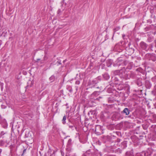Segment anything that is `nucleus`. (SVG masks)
<instances>
[{
    "label": "nucleus",
    "instance_id": "2",
    "mask_svg": "<svg viewBox=\"0 0 156 156\" xmlns=\"http://www.w3.org/2000/svg\"><path fill=\"white\" fill-rule=\"evenodd\" d=\"M126 62L122 59L121 58H118L113 64L114 66H124L126 65Z\"/></svg>",
    "mask_w": 156,
    "mask_h": 156
},
{
    "label": "nucleus",
    "instance_id": "26",
    "mask_svg": "<svg viewBox=\"0 0 156 156\" xmlns=\"http://www.w3.org/2000/svg\"><path fill=\"white\" fill-rule=\"evenodd\" d=\"M144 152H143L141 154H138L136 156H144V155L143 154Z\"/></svg>",
    "mask_w": 156,
    "mask_h": 156
},
{
    "label": "nucleus",
    "instance_id": "33",
    "mask_svg": "<svg viewBox=\"0 0 156 156\" xmlns=\"http://www.w3.org/2000/svg\"><path fill=\"white\" fill-rule=\"evenodd\" d=\"M117 151H118V152H119L120 153H121V150H120V149L119 148H118V149L117 150Z\"/></svg>",
    "mask_w": 156,
    "mask_h": 156
},
{
    "label": "nucleus",
    "instance_id": "23",
    "mask_svg": "<svg viewBox=\"0 0 156 156\" xmlns=\"http://www.w3.org/2000/svg\"><path fill=\"white\" fill-rule=\"evenodd\" d=\"M143 129L145 130L147 129V125H143Z\"/></svg>",
    "mask_w": 156,
    "mask_h": 156
},
{
    "label": "nucleus",
    "instance_id": "15",
    "mask_svg": "<svg viewBox=\"0 0 156 156\" xmlns=\"http://www.w3.org/2000/svg\"><path fill=\"white\" fill-rule=\"evenodd\" d=\"M89 151V154L88 156H97V155L94 153H92L91 152L90 150Z\"/></svg>",
    "mask_w": 156,
    "mask_h": 156
},
{
    "label": "nucleus",
    "instance_id": "41",
    "mask_svg": "<svg viewBox=\"0 0 156 156\" xmlns=\"http://www.w3.org/2000/svg\"><path fill=\"white\" fill-rule=\"evenodd\" d=\"M1 152H2V150L1 149H0V154L1 153Z\"/></svg>",
    "mask_w": 156,
    "mask_h": 156
},
{
    "label": "nucleus",
    "instance_id": "27",
    "mask_svg": "<svg viewBox=\"0 0 156 156\" xmlns=\"http://www.w3.org/2000/svg\"><path fill=\"white\" fill-rule=\"evenodd\" d=\"M72 141V140L71 139H70L68 141V144H70L71 143V142Z\"/></svg>",
    "mask_w": 156,
    "mask_h": 156
},
{
    "label": "nucleus",
    "instance_id": "25",
    "mask_svg": "<svg viewBox=\"0 0 156 156\" xmlns=\"http://www.w3.org/2000/svg\"><path fill=\"white\" fill-rule=\"evenodd\" d=\"M6 132H4V131H2L1 133V136H2L5 134H6Z\"/></svg>",
    "mask_w": 156,
    "mask_h": 156
},
{
    "label": "nucleus",
    "instance_id": "37",
    "mask_svg": "<svg viewBox=\"0 0 156 156\" xmlns=\"http://www.w3.org/2000/svg\"><path fill=\"white\" fill-rule=\"evenodd\" d=\"M61 12V10L59 9L58 11V13L59 14Z\"/></svg>",
    "mask_w": 156,
    "mask_h": 156
},
{
    "label": "nucleus",
    "instance_id": "29",
    "mask_svg": "<svg viewBox=\"0 0 156 156\" xmlns=\"http://www.w3.org/2000/svg\"><path fill=\"white\" fill-rule=\"evenodd\" d=\"M61 154L62 156H63V154L62 152L61 151ZM65 156H70L69 154H66L65 155Z\"/></svg>",
    "mask_w": 156,
    "mask_h": 156
},
{
    "label": "nucleus",
    "instance_id": "39",
    "mask_svg": "<svg viewBox=\"0 0 156 156\" xmlns=\"http://www.w3.org/2000/svg\"><path fill=\"white\" fill-rule=\"evenodd\" d=\"M73 90H72V89H70L69 90V92H72V91Z\"/></svg>",
    "mask_w": 156,
    "mask_h": 156
},
{
    "label": "nucleus",
    "instance_id": "42",
    "mask_svg": "<svg viewBox=\"0 0 156 156\" xmlns=\"http://www.w3.org/2000/svg\"><path fill=\"white\" fill-rule=\"evenodd\" d=\"M125 35H122V37H125Z\"/></svg>",
    "mask_w": 156,
    "mask_h": 156
},
{
    "label": "nucleus",
    "instance_id": "14",
    "mask_svg": "<svg viewBox=\"0 0 156 156\" xmlns=\"http://www.w3.org/2000/svg\"><path fill=\"white\" fill-rule=\"evenodd\" d=\"M48 59V57L47 55H45L44 57V58L42 60H41V63H43L44 61Z\"/></svg>",
    "mask_w": 156,
    "mask_h": 156
},
{
    "label": "nucleus",
    "instance_id": "38",
    "mask_svg": "<svg viewBox=\"0 0 156 156\" xmlns=\"http://www.w3.org/2000/svg\"><path fill=\"white\" fill-rule=\"evenodd\" d=\"M41 59L40 58H37V60H36V61L37 62H38V61L40 60Z\"/></svg>",
    "mask_w": 156,
    "mask_h": 156
},
{
    "label": "nucleus",
    "instance_id": "7",
    "mask_svg": "<svg viewBox=\"0 0 156 156\" xmlns=\"http://www.w3.org/2000/svg\"><path fill=\"white\" fill-rule=\"evenodd\" d=\"M122 112L125 114L126 115H128L129 114L130 111L128 108H126L124 109Z\"/></svg>",
    "mask_w": 156,
    "mask_h": 156
},
{
    "label": "nucleus",
    "instance_id": "24",
    "mask_svg": "<svg viewBox=\"0 0 156 156\" xmlns=\"http://www.w3.org/2000/svg\"><path fill=\"white\" fill-rule=\"evenodd\" d=\"M119 27H117V28H115L114 29V32H115L116 31H117L118 30H119Z\"/></svg>",
    "mask_w": 156,
    "mask_h": 156
},
{
    "label": "nucleus",
    "instance_id": "22",
    "mask_svg": "<svg viewBox=\"0 0 156 156\" xmlns=\"http://www.w3.org/2000/svg\"><path fill=\"white\" fill-rule=\"evenodd\" d=\"M125 156H133L132 154H130L129 152L126 153Z\"/></svg>",
    "mask_w": 156,
    "mask_h": 156
},
{
    "label": "nucleus",
    "instance_id": "16",
    "mask_svg": "<svg viewBox=\"0 0 156 156\" xmlns=\"http://www.w3.org/2000/svg\"><path fill=\"white\" fill-rule=\"evenodd\" d=\"M89 154V151H87L85 153L83 154L82 156H88Z\"/></svg>",
    "mask_w": 156,
    "mask_h": 156
},
{
    "label": "nucleus",
    "instance_id": "28",
    "mask_svg": "<svg viewBox=\"0 0 156 156\" xmlns=\"http://www.w3.org/2000/svg\"><path fill=\"white\" fill-rule=\"evenodd\" d=\"M75 83L76 84L79 85L80 83V81L79 80H77L76 82Z\"/></svg>",
    "mask_w": 156,
    "mask_h": 156
},
{
    "label": "nucleus",
    "instance_id": "40",
    "mask_svg": "<svg viewBox=\"0 0 156 156\" xmlns=\"http://www.w3.org/2000/svg\"><path fill=\"white\" fill-rule=\"evenodd\" d=\"M153 156H156V154H154L153 153Z\"/></svg>",
    "mask_w": 156,
    "mask_h": 156
},
{
    "label": "nucleus",
    "instance_id": "6",
    "mask_svg": "<svg viewBox=\"0 0 156 156\" xmlns=\"http://www.w3.org/2000/svg\"><path fill=\"white\" fill-rule=\"evenodd\" d=\"M136 76V74L134 72L131 71H129L128 75L129 78H127V79H129L130 78H134Z\"/></svg>",
    "mask_w": 156,
    "mask_h": 156
},
{
    "label": "nucleus",
    "instance_id": "30",
    "mask_svg": "<svg viewBox=\"0 0 156 156\" xmlns=\"http://www.w3.org/2000/svg\"><path fill=\"white\" fill-rule=\"evenodd\" d=\"M26 149H24V150H23V153L21 155V156H23V154L24 153H25V152H26Z\"/></svg>",
    "mask_w": 156,
    "mask_h": 156
},
{
    "label": "nucleus",
    "instance_id": "3",
    "mask_svg": "<svg viewBox=\"0 0 156 156\" xmlns=\"http://www.w3.org/2000/svg\"><path fill=\"white\" fill-rule=\"evenodd\" d=\"M144 156H153V152L151 148L149 149L146 152H144Z\"/></svg>",
    "mask_w": 156,
    "mask_h": 156
},
{
    "label": "nucleus",
    "instance_id": "21",
    "mask_svg": "<svg viewBox=\"0 0 156 156\" xmlns=\"http://www.w3.org/2000/svg\"><path fill=\"white\" fill-rule=\"evenodd\" d=\"M152 81L154 83L156 82V76L153 77L152 78Z\"/></svg>",
    "mask_w": 156,
    "mask_h": 156
},
{
    "label": "nucleus",
    "instance_id": "19",
    "mask_svg": "<svg viewBox=\"0 0 156 156\" xmlns=\"http://www.w3.org/2000/svg\"><path fill=\"white\" fill-rule=\"evenodd\" d=\"M111 64H112V62H111V61L109 60V61H108V62H107V66L108 67H109L111 65Z\"/></svg>",
    "mask_w": 156,
    "mask_h": 156
},
{
    "label": "nucleus",
    "instance_id": "8",
    "mask_svg": "<svg viewBox=\"0 0 156 156\" xmlns=\"http://www.w3.org/2000/svg\"><path fill=\"white\" fill-rule=\"evenodd\" d=\"M145 86L147 88H150L151 87V84L148 80H146L145 81Z\"/></svg>",
    "mask_w": 156,
    "mask_h": 156
},
{
    "label": "nucleus",
    "instance_id": "32",
    "mask_svg": "<svg viewBox=\"0 0 156 156\" xmlns=\"http://www.w3.org/2000/svg\"><path fill=\"white\" fill-rule=\"evenodd\" d=\"M117 141L118 142H120V141H121V140L119 139H117Z\"/></svg>",
    "mask_w": 156,
    "mask_h": 156
},
{
    "label": "nucleus",
    "instance_id": "18",
    "mask_svg": "<svg viewBox=\"0 0 156 156\" xmlns=\"http://www.w3.org/2000/svg\"><path fill=\"white\" fill-rule=\"evenodd\" d=\"M95 111H90L88 113V114L89 115H92L94 113Z\"/></svg>",
    "mask_w": 156,
    "mask_h": 156
},
{
    "label": "nucleus",
    "instance_id": "31",
    "mask_svg": "<svg viewBox=\"0 0 156 156\" xmlns=\"http://www.w3.org/2000/svg\"><path fill=\"white\" fill-rule=\"evenodd\" d=\"M57 63L58 65H60L61 64L60 61H58L57 62Z\"/></svg>",
    "mask_w": 156,
    "mask_h": 156
},
{
    "label": "nucleus",
    "instance_id": "11",
    "mask_svg": "<svg viewBox=\"0 0 156 156\" xmlns=\"http://www.w3.org/2000/svg\"><path fill=\"white\" fill-rule=\"evenodd\" d=\"M150 59L153 61H155L156 60V57L155 55H150Z\"/></svg>",
    "mask_w": 156,
    "mask_h": 156
},
{
    "label": "nucleus",
    "instance_id": "17",
    "mask_svg": "<svg viewBox=\"0 0 156 156\" xmlns=\"http://www.w3.org/2000/svg\"><path fill=\"white\" fill-rule=\"evenodd\" d=\"M66 115H64L63 116V119L62 120V122L63 124H65L66 123V122L65 121L66 120Z\"/></svg>",
    "mask_w": 156,
    "mask_h": 156
},
{
    "label": "nucleus",
    "instance_id": "4",
    "mask_svg": "<svg viewBox=\"0 0 156 156\" xmlns=\"http://www.w3.org/2000/svg\"><path fill=\"white\" fill-rule=\"evenodd\" d=\"M95 132L98 135H100L101 134V126L99 125H97L95 127Z\"/></svg>",
    "mask_w": 156,
    "mask_h": 156
},
{
    "label": "nucleus",
    "instance_id": "1",
    "mask_svg": "<svg viewBox=\"0 0 156 156\" xmlns=\"http://www.w3.org/2000/svg\"><path fill=\"white\" fill-rule=\"evenodd\" d=\"M129 71H127L125 67H123L120 70H117L114 72V74L116 75H119L120 77L127 79L128 77Z\"/></svg>",
    "mask_w": 156,
    "mask_h": 156
},
{
    "label": "nucleus",
    "instance_id": "36",
    "mask_svg": "<svg viewBox=\"0 0 156 156\" xmlns=\"http://www.w3.org/2000/svg\"><path fill=\"white\" fill-rule=\"evenodd\" d=\"M73 126H74L73 125H72L71 126H69V127L71 128H73Z\"/></svg>",
    "mask_w": 156,
    "mask_h": 156
},
{
    "label": "nucleus",
    "instance_id": "35",
    "mask_svg": "<svg viewBox=\"0 0 156 156\" xmlns=\"http://www.w3.org/2000/svg\"><path fill=\"white\" fill-rule=\"evenodd\" d=\"M2 120V118L1 116V115H0V123H1V121Z\"/></svg>",
    "mask_w": 156,
    "mask_h": 156
},
{
    "label": "nucleus",
    "instance_id": "10",
    "mask_svg": "<svg viewBox=\"0 0 156 156\" xmlns=\"http://www.w3.org/2000/svg\"><path fill=\"white\" fill-rule=\"evenodd\" d=\"M34 83L31 81H29L27 83V85L26 87V89L27 88L29 87H31L33 85Z\"/></svg>",
    "mask_w": 156,
    "mask_h": 156
},
{
    "label": "nucleus",
    "instance_id": "12",
    "mask_svg": "<svg viewBox=\"0 0 156 156\" xmlns=\"http://www.w3.org/2000/svg\"><path fill=\"white\" fill-rule=\"evenodd\" d=\"M103 78L105 80H108L109 78V76L107 73H105L103 75Z\"/></svg>",
    "mask_w": 156,
    "mask_h": 156
},
{
    "label": "nucleus",
    "instance_id": "43",
    "mask_svg": "<svg viewBox=\"0 0 156 156\" xmlns=\"http://www.w3.org/2000/svg\"><path fill=\"white\" fill-rule=\"evenodd\" d=\"M72 156H76L75 155H73Z\"/></svg>",
    "mask_w": 156,
    "mask_h": 156
},
{
    "label": "nucleus",
    "instance_id": "13",
    "mask_svg": "<svg viewBox=\"0 0 156 156\" xmlns=\"http://www.w3.org/2000/svg\"><path fill=\"white\" fill-rule=\"evenodd\" d=\"M127 142L126 141H124L122 143V146L123 148H124L127 147Z\"/></svg>",
    "mask_w": 156,
    "mask_h": 156
},
{
    "label": "nucleus",
    "instance_id": "34",
    "mask_svg": "<svg viewBox=\"0 0 156 156\" xmlns=\"http://www.w3.org/2000/svg\"><path fill=\"white\" fill-rule=\"evenodd\" d=\"M94 83H97V82H96V81L95 80H93L92 81Z\"/></svg>",
    "mask_w": 156,
    "mask_h": 156
},
{
    "label": "nucleus",
    "instance_id": "5",
    "mask_svg": "<svg viewBox=\"0 0 156 156\" xmlns=\"http://www.w3.org/2000/svg\"><path fill=\"white\" fill-rule=\"evenodd\" d=\"M140 45L141 48L147 51L148 49H147L148 45L145 43L143 42H141L140 44Z\"/></svg>",
    "mask_w": 156,
    "mask_h": 156
},
{
    "label": "nucleus",
    "instance_id": "9",
    "mask_svg": "<svg viewBox=\"0 0 156 156\" xmlns=\"http://www.w3.org/2000/svg\"><path fill=\"white\" fill-rule=\"evenodd\" d=\"M136 83L138 86L139 87L141 86L142 85L141 79H138L136 82Z\"/></svg>",
    "mask_w": 156,
    "mask_h": 156
},
{
    "label": "nucleus",
    "instance_id": "20",
    "mask_svg": "<svg viewBox=\"0 0 156 156\" xmlns=\"http://www.w3.org/2000/svg\"><path fill=\"white\" fill-rule=\"evenodd\" d=\"M5 141L3 140H1L0 141V145L1 146H3L5 144Z\"/></svg>",
    "mask_w": 156,
    "mask_h": 156
}]
</instances>
